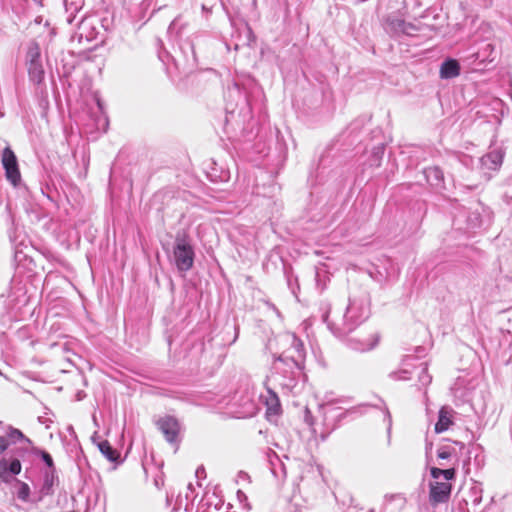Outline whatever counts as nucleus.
Instances as JSON below:
<instances>
[{"instance_id":"nucleus-3","label":"nucleus","mask_w":512,"mask_h":512,"mask_svg":"<svg viewBox=\"0 0 512 512\" xmlns=\"http://www.w3.org/2000/svg\"><path fill=\"white\" fill-rule=\"evenodd\" d=\"M194 249L191 239L185 231L176 234L173 246V258L177 269L181 272L189 271L194 264Z\"/></svg>"},{"instance_id":"nucleus-20","label":"nucleus","mask_w":512,"mask_h":512,"mask_svg":"<svg viewBox=\"0 0 512 512\" xmlns=\"http://www.w3.org/2000/svg\"><path fill=\"white\" fill-rule=\"evenodd\" d=\"M490 161L492 163V166L490 168L496 169L502 164L503 161V153L501 151H493L489 153L485 158L484 162L487 164V162Z\"/></svg>"},{"instance_id":"nucleus-5","label":"nucleus","mask_w":512,"mask_h":512,"mask_svg":"<svg viewBox=\"0 0 512 512\" xmlns=\"http://www.w3.org/2000/svg\"><path fill=\"white\" fill-rule=\"evenodd\" d=\"M379 340L376 332L366 333L364 330L356 332L355 335L348 337L349 347L358 352H365L373 349Z\"/></svg>"},{"instance_id":"nucleus-7","label":"nucleus","mask_w":512,"mask_h":512,"mask_svg":"<svg viewBox=\"0 0 512 512\" xmlns=\"http://www.w3.org/2000/svg\"><path fill=\"white\" fill-rule=\"evenodd\" d=\"M2 163L5 168L7 179L16 186L20 181V172L16 156L10 148H5L2 155Z\"/></svg>"},{"instance_id":"nucleus-17","label":"nucleus","mask_w":512,"mask_h":512,"mask_svg":"<svg viewBox=\"0 0 512 512\" xmlns=\"http://www.w3.org/2000/svg\"><path fill=\"white\" fill-rule=\"evenodd\" d=\"M40 47L36 42H32L27 50L26 62L28 64L41 63Z\"/></svg>"},{"instance_id":"nucleus-24","label":"nucleus","mask_w":512,"mask_h":512,"mask_svg":"<svg viewBox=\"0 0 512 512\" xmlns=\"http://www.w3.org/2000/svg\"><path fill=\"white\" fill-rule=\"evenodd\" d=\"M180 19H181V17H180V16L176 17V18L171 22V24L169 25V27H168V33H169L170 35H175V36L180 35V33H181V31H182V28H183V26H184V25H182V26L178 27V24H179V22H180Z\"/></svg>"},{"instance_id":"nucleus-2","label":"nucleus","mask_w":512,"mask_h":512,"mask_svg":"<svg viewBox=\"0 0 512 512\" xmlns=\"http://www.w3.org/2000/svg\"><path fill=\"white\" fill-rule=\"evenodd\" d=\"M370 299L364 290H359L349 298V304L343 315L341 324L329 321V314L323 315L328 328L337 336H345L353 331L368 317Z\"/></svg>"},{"instance_id":"nucleus-11","label":"nucleus","mask_w":512,"mask_h":512,"mask_svg":"<svg viewBox=\"0 0 512 512\" xmlns=\"http://www.w3.org/2000/svg\"><path fill=\"white\" fill-rule=\"evenodd\" d=\"M460 74V65L454 59L445 60L440 67V76L443 79L457 77Z\"/></svg>"},{"instance_id":"nucleus-30","label":"nucleus","mask_w":512,"mask_h":512,"mask_svg":"<svg viewBox=\"0 0 512 512\" xmlns=\"http://www.w3.org/2000/svg\"><path fill=\"white\" fill-rule=\"evenodd\" d=\"M319 277H320V273L316 272V281H317L318 284H319Z\"/></svg>"},{"instance_id":"nucleus-9","label":"nucleus","mask_w":512,"mask_h":512,"mask_svg":"<svg viewBox=\"0 0 512 512\" xmlns=\"http://www.w3.org/2000/svg\"><path fill=\"white\" fill-rule=\"evenodd\" d=\"M57 482L56 471H46L44 473L42 486L32 501L37 503L42 501L45 496L51 495L53 493V487Z\"/></svg>"},{"instance_id":"nucleus-23","label":"nucleus","mask_w":512,"mask_h":512,"mask_svg":"<svg viewBox=\"0 0 512 512\" xmlns=\"http://www.w3.org/2000/svg\"><path fill=\"white\" fill-rule=\"evenodd\" d=\"M38 454L40 455V457L44 461V463L47 465V467H48L47 471H56L53 459L48 452H46L44 450H40Z\"/></svg>"},{"instance_id":"nucleus-32","label":"nucleus","mask_w":512,"mask_h":512,"mask_svg":"<svg viewBox=\"0 0 512 512\" xmlns=\"http://www.w3.org/2000/svg\"><path fill=\"white\" fill-rule=\"evenodd\" d=\"M326 436H327V434H321L322 440H325Z\"/></svg>"},{"instance_id":"nucleus-31","label":"nucleus","mask_w":512,"mask_h":512,"mask_svg":"<svg viewBox=\"0 0 512 512\" xmlns=\"http://www.w3.org/2000/svg\"><path fill=\"white\" fill-rule=\"evenodd\" d=\"M235 329H236V335H235L234 340H235L236 338H238V328H237V327H235Z\"/></svg>"},{"instance_id":"nucleus-1","label":"nucleus","mask_w":512,"mask_h":512,"mask_svg":"<svg viewBox=\"0 0 512 512\" xmlns=\"http://www.w3.org/2000/svg\"><path fill=\"white\" fill-rule=\"evenodd\" d=\"M30 445L32 441L12 426L7 428L5 435L0 436V455L11 448L9 457L3 456L0 459V482L9 484L21 472L20 458L28 452Z\"/></svg>"},{"instance_id":"nucleus-15","label":"nucleus","mask_w":512,"mask_h":512,"mask_svg":"<svg viewBox=\"0 0 512 512\" xmlns=\"http://www.w3.org/2000/svg\"><path fill=\"white\" fill-rule=\"evenodd\" d=\"M27 66L30 80L36 84L42 83L45 75L42 62L28 64Z\"/></svg>"},{"instance_id":"nucleus-13","label":"nucleus","mask_w":512,"mask_h":512,"mask_svg":"<svg viewBox=\"0 0 512 512\" xmlns=\"http://www.w3.org/2000/svg\"><path fill=\"white\" fill-rule=\"evenodd\" d=\"M388 25H389L390 29L395 33H403V34H407V35H412L413 32H415L417 30L413 24L407 23L400 18H394V19L389 20Z\"/></svg>"},{"instance_id":"nucleus-10","label":"nucleus","mask_w":512,"mask_h":512,"mask_svg":"<svg viewBox=\"0 0 512 512\" xmlns=\"http://www.w3.org/2000/svg\"><path fill=\"white\" fill-rule=\"evenodd\" d=\"M455 412L452 408L443 406L438 413V421L435 424V432L442 433L449 429L453 424V416Z\"/></svg>"},{"instance_id":"nucleus-25","label":"nucleus","mask_w":512,"mask_h":512,"mask_svg":"<svg viewBox=\"0 0 512 512\" xmlns=\"http://www.w3.org/2000/svg\"><path fill=\"white\" fill-rule=\"evenodd\" d=\"M385 420L387 421V424H388V430H390L391 424H392V418H391V414L387 408H385Z\"/></svg>"},{"instance_id":"nucleus-29","label":"nucleus","mask_w":512,"mask_h":512,"mask_svg":"<svg viewBox=\"0 0 512 512\" xmlns=\"http://www.w3.org/2000/svg\"><path fill=\"white\" fill-rule=\"evenodd\" d=\"M454 443L459 445L461 449L464 448V443L458 441H455Z\"/></svg>"},{"instance_id":"nucleus-28","label":"nucleus","mask_w":512,"mask_h":512,"mask_svg":"<svg viewBox=\"0 0 512 512\" xmlns=\"http://www.w3.org/2000/svg\"><path fill=\"white\" fill-rule=\"evenodd\" d=\"M406 373H407V371H403L402 372L403 375L400 376L399 379H403V380L408 379V377L406 376Z\"/></svg>"},{"instance_id":"nucleus-19","label":"nucleus","mask_w":512,"mask_h":512,"mask_svg":"<svg viewBox=\"0 0 512 512\" xmlns=\"http://www.w3.org/2000/svg\"><path fill=\"white\" fill-rule=\"evenodd\" d=\"M16 484L18 485V490H17V497L23 501V502H33V498L30 499V487L27 483L25 482H22L18 479H16Z\"/></svg>"},{"instance_id":"nucleus-27","label":"nucleus","mask_w":512,"mask_h":512,"mask_svg":"<svg viewBox=\"0 0 512 512\" xmlns=\"http://www.w3.org/2000/svg\"><path fill=\"white\" fill-rule=\"evenodd\" d=\"M431 449H432V443H427L426 444V453L428 454Z\"/></svg>"},{"instance_id":"nucleus-22","label":"nucleus","mask_w":512,"mask_h":512,"mask_svg":"<svg viewBox=\"0 0 512 512\" xmlns=\"http://www.w3.org/2000/svg\"><path fill=\"white\" fill-rule=\"evenodd\" d=\"M421 373L419 374V381L423 386L428 385L431 382V376L427 372V364L421 363Z\"/></svg>"},{"instance_id":"nucleus-21","label":"nucleus","mask_w":512,"mask_h":512,"mask_svg":"<svg viewBox=\"0 0 512 512\" xmlns=\"http://www.w3.org/2000/svg\"><path fill=\"white\" fill-rule=\"evenodd\" d=\"M455 453V448L450 445H443L437 450V457L445 460L450 458Z\"/></svg>"},{"instance_id":"nucleus-4","label":"nucleus","mask_w":512,"mask_h":512,"mask_svg":"<svg viewBox=\"0 0 512 512\" xmlns=\"http://www.w3.org/2000/svg\"><path fill=\"white\" fill-rule=\"evenodd\" d=\"M282 341L289 344L290 347L285 350L277 360L291 361L297 368H301L305 358V350L302 341L293 333H286L282 336Z\"/></svg>"},{"instance_id":"nucleus-14","label":"nucleus","mask_w":512,"mask_h":512,"mask_svg":"<svg viewBox=\"0 0 512 512\" xmlns=\"http://www.w3.org/2000/svg\"><path fill=\"white\" fill-rule=\"evenodd\" d=\"M267 393H268V395L265 399V403L267 406L268 413L274 414V415L279 414L280 410H281V405H280V400H279L277 394L274 391H272L271 389H268Z\"/></svg>"},{"instance_id":"nucleus-34","label":"nucleus","mask_w":512,"mask_h":512,"mask_svg":"<svg viewBox=\"0 0 512 512\" xmlns=\"http://www.w3.org/2000/svg\"><path fill=\"white\" fill-rule=\"evenodd\" d=\"M196 473H197V474H198V473H202V470H199V469H198V470H196Z\"/></svg>"},{"instance_id":"nucleus-18","label":"nucleus","mask_w":512,"mask_h":512,"mask_svg":"<svg viewBox=\"0 0 512 512\" xmlns=\"http://www.w3.org/2000/svg\"><path fill=\"white\" fill-rule=\"evenodd\" d=\"M430 474L434 479H438L440 476H443L447 481H449L455 478L456 470L455 468L440 469L438 467H432L430 469Z\"/></svg>"},{"instance_id":"nucleus-8","label":"nucleus","mask_w":512,"mask_h":512,"mask_svg":"<svg viewBox=\"0 0 512 512\" xmlns=\"http://www.w3.org/2000/svg\"><path fill=\"white\" fill-rule=\"evenodd\" d=\"M452 491V485L448 482L430 483L429 500L435 505L445 503L449 500Z\"/></svg>"},{"instance_id":"nucleus-12","label":"nucleus","mask_w":512,"mask_h":512,"mask_svg":"<svg viewBox=\"0 0 512 512\" xmlns=\"http://www.w3.org/2000/svg\"><path fill=\"white\" fill-rule=\"evenodd\" d=\"M424 174L426 177L427 182L435 188H441L443 181H444V175L442 170L439 167H429L424 170Z\"/></svg>"},{"instance_id":"nucleus-26","label":"nucleus","mask_w":512,"mask_h":512,"mask_svg":"<svg viewBox=\"0 0 512 512\" xmlns=\"http://www.w3.org/2000/svg\"><path fill=\"white\" fill-rule=\"evenodd\" d=\"M391 499L398 500L400 502V507H402L405 504V499L401 496H392Z\"/></svg>"},{"instance_id":"nucleus-6","label":"nucleus","mask_w":512,"mask_h":512,"mask_svg":"<svg viewBox=\"0 0 512 512\" xmlns=\"http://www.w3.org/2000/svg\"><path fill=\"white\" fill-rule=\"evenodd\" d=\"M157 427L169 443L179 441L180 424L176 418L172 416L162 417L157 421Z\"/></svg>"},{"instance_id":"nucleus-16","label":"nucleus","mask_w":512,"mask_h":512,"mask_svg":"<svg viewBox=\"0 0 512 512\" xmlns=\"http://www.w3.org/2000/svg\"><path fill=\"white\" fill-rule=\"evenodd\" d=\"M98 448L109 461L114 462L120 457L119 452L107 440L99 442Z\"/></svg>"},{"instance_id":"nucleus-33","label":"nucleus","mask_w":512,"mask_h":512,"mask_svg":"<svg viewBox=\"0 0 512 512\" xmlns=\"http://www.w3.org/2000/svg\"><path fill=\"white\" fill-rule=\"evenodd\" d=\"M196 473H197V474H198V473H202V470H199V469H198V470H196Z\"/></svg>"}]
</instances>
